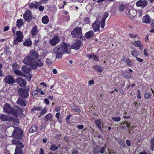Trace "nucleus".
I'll use <instances>...</instances> for the list:
<instances>
[{"label": "nucleus", "mask_w": 154, "mask_h": 154, "mask_svg": "<svg viewBox=\"0 0 154 154\" xmlns=\"http://www.w3.org/2000/svg\"><path fill=\"white\" fill-rule=\"evenodd\" d=\"M69 45V44L63 42L56 46L54 50V52L56 54V58L60 59L61 58L64 53L69 54L70 52L68 50V47Z\"/></svg>", "instance_id": "f257e3e1"}, {"label": "nucleus", "mask_w": 154, "mask_h": 154, "mask_svg": "<svg viewBox=\"0 0 154 154\" xmlns=\"http://www.w3.org/2000/svg\"><path fill=\"white\" fill-rule=\"evenodd\" d=\"M12 141L14 144L17 145L14 154H23L22 148L24 147V145L20 141L16 140H13Z\"/></svg>", "instance_id": "f03ea898"}, {"label": "nucleus", "mask_w": 154, "mask_h": 154, "mask_svg": "<svg viewBox=\"0 0 154 154\" xmlns=\"http://www.w3.org/2000/svg\"><path fill=\"white\" fill-rule=\"evenodd\" d=\"M23 132L22 130L20 128L15 127L14 128V129L13 131L12 136L14 138L17 139H20L23 137Z\"/></svg>", "instance_id": "7ed1b4c3"}, {"label": "nucleus", "mask_w": 154, "mask_h": 154, "mask_svg": "<svg viewBox=\"0 0 154 154\" xmlns=\"http://www.w3.org/2000/svg\"><path fill=\"white\" fill-rule=\"evenodd\" d=\"M82 30L81 27L75 28L71 32L72 37L75 38H81L82 36Z\"/></svg>", "instance_id": "20e7f679"}, {"label": "nucleus", "mask_w": 154, "mask_h": 154, "mask_svg": "<svg viewBox=\"0 0 154 154\" xmlns=\"http://www.w3.org/2000/svg\"><path fill=\"white\" fill-rule=\"evenodd\" d=\"M29 88L26 89L20 88L18 91V94L21 97L23 98H26L29 96Z\"/></svg>", "instance_id": "39448f33"}, {"label": "nucleus", "mask_w": 154, "mask_h": 154, "mask_svg": "<svg viewBox=\"0 0 154 154\" xmlns=\"http://www.w3.org/2000/svg\"><path fill=\"white\" fill-rule=\"evenodd\" d=\"M4 80L6 83L9 85H12L16 83V80L11 75L6 76L4 78Z\"/></svg>", "instance_id": "423d86ee"}, {"label": "nucleus", "mask_w": 154, "mask_h": 154, "mask_svg": "<svg viewBox=\"0 0 154 154\" xmlns=\"http://www.w3.org/2000/svg\"><path fill=\"white\" fill-rule=\"evenodd\" d=\"M4 112L7 114L13 115L14 112V109L12 108L10 105L7 103L5 104L3 106Z\"/></svg>", "instance_id": "0eeeda50"}, {"label": "nucleus", "mask_w": 154, "mask_h": 154, "mask_svg": "<svg viewBox=\"0 0 154 154\" xmlns=\"http://www.w3.org/2000/svg\"><path fill=\"white\" fill-rule=\"evenodd\" d=\"M82 45V42L80 40L76 39L75 41V42L71 45V47L72 48L78 50Z\"/></svg>", "instance_id": "6e6552de"}, {"label": "nucleus", "mask_w": 154, "mask_h": 154, "mask_svg": "<svg viewBox=\"0 0 154 154\" xmlns=\"http://www.w3.org/2000/svg\"><path fill=\"white\" fill-rule=\"evenodd\" d=\"M28 55L34 62L36 61L39 57V55L36 51L32 49L30 50Z\"/></svg>", "instance_id": "1a4fd4ad"}, {"label": "nucleus", "mask_w": 154, "mask_h": 154, "mask_svg": "<svg viewBox=\"0 0 154 154\" xmlns=\"http://www.w3.org/2000/svg\"><path fill=\"white\" fill-rule=\"evenodd\" d=\"M23 17L26 21L28 22H30L32 19L31 11L30 10H27L25 13L23 14Z\"/></svg>", "instance_id": "9d476101"}, {"label": "nucleus", "mask_w": 154, "mask_h": 154, "mask_svg": "<svg viewBox=\"0 0 154 154\" xmlns=\"http://www.w3.org/2000/svg\"><path fill=\"white\" fill-rule=\"evenodd\" d=\"M23 62L25 64L32 66H33V63L35 62L28 55L24 58L23 60Z\"/></svg>", "instance_id": "9b49d317"}, {"label": "nucleus", "mask_w": 154, "mask_h": 154, "mask_svg": "<svg viewBox=\"0 0 154 154\" xmlns=\"http://www.w3.org/2000/svg\"><path fill=\"white\" fill-rule=\"evenodd\" d=\"M60 41V39L57 35H55L49 41V42L51 46H55L58 44Z\"/></svg>", "instance_id": "f8f14e48"}, {"label": "nucleus", "mask_w": 154, "mask_h": 154, "mask_svg": "<svg viewBox=\"0 0 154 154\" xmlns=\"http://www.w3.org/2000/svg\"><path fill=\"white\" fill-rule=\"evenodd\" d=\"M0 118L1 121L2 122L5 121H11L12 120L13 118L9 115H7L1 114L0 115Z\"/></svg>", "instance_id": "ddd939ff"}, {"label": "nucleus", "mask_w": 154, "mask_h": 154, "mask_svg": "<svg viewBox=\"0 0 154 154\" xmlns=\"http://www.w3.org/2000/svg\"><path fill=\"white\" fill-rule=\"evenodd\" d=\"M16 81L21 87H24L26 84V80L20 77H18L16 80Z\"/></svg>", "instance_id": "4468645a"}, {"label": "nucleus", "mask_w": 154, "mask_h": 154, "mask_svg": "<svg viewBox=\"0 0 154 154\" xmlns=\"http://www.w3.org/2000/svg\"><path fill=\"white\" fill-rule=\"evenodd\" d=\"M147 2L145 0H140L137 2L136 5L137 7L144 8L147 6Z\"/></svg>", "instance_id": "2eb2a0df"}, {"label": "nucleus", "mask_w": 154, "mask_h": 154, "mask_svg": "<svg viewBox=\"0 0 154 154\" xmlns=\"http://www.w3.org/2000/svg\"><path fill=\"white\" fill-rule=\"evenodd\" d=\"M100 22L98 20L95 21L93 24L92 27L93 30L95 32L100 31Z\"/></svg>", "instance_id": "dca6fc26"}, {"label": "nucleus", "mask_w": 154, "mask_h": 154, "mask_svg": "<svg viewBox=\"0 0 154 154\" xmlns=\"http://www.w3.org/2000/svg\"><path fill=\"white\" fill-rule=\"evenodd\" d=\"M126 12L128 15H129L130 18H132L136 16L137 11L136 10L133 9L130 10H126Z\"/></svg>", "instance_id": "f3484780"}, {"label": "nucleus", "mask_w": 154, "mask_h": 154, "mask_svg": "<svg viewBox=\"0 0 154 154\" xmlns=\"http://www.w3.org/2000/svg\"><path fill=\"white\" fill-rule=\"evenodd\" d=\"M109 14V13L107 12H105L103 16V17L100 23L101 27L102 28H103L104 27L105 20L106 18L108 16Z\"/></svg>", "instance_id": "a211bd4d"}, {"label": "nucleus", "mask_w": 154, "mask_h": 154, "mask_svg": "<svg viewBox=\"0 0 154 154\" xmlns=\"http://www.w3.org/2000/svg\"><path fill=\"white\" fill-rule=\"evenodd\" d=\"M17 37L16 38L18 42H21L23 40V35L21 31H17L16 33Z\"/></svg>", "instance_id": "6ab92c4d"}, {"label": "nucleus", "mask_w": 154, "mask_h": 154, "mask_svg": "<svg viewBox=\"0 0 154 154\" xmlns=\"http://www.w3.org/2000/svg\"><path fill=\"white\" fill-rule=\"evenodd\" d=\"M27 101L21 98H19L17 102V103L20 105L22 106H26L27 105Z\"/></svg>", "instance_id": "aec40b11"}, {"label": "nucleus", "mask_w": 154, "mask_h": 154, "mask_svg": "<svg viewBox=\"0 0 154 154\" xmlns=\"http://www.w3.org/2000/svg\"><path fill=\"white\" fill-rule=\"evenodd\" d=\"M38 31L37 30V26H35L32 28L31 30L32 36L33 37L35 36L38 35Z\"/></svg>", "instance_id": "412c9836"}, {"label": "nucleus", "mask_w": 154, "mask_h": 154, "mask_svg": "<svg viewBox=\"0 0 154 154\" xmlns=\"http://www.w3.org/2000/svg\"><path fill=\"white\" fill-rule=\"evenodd\" d=\"M142 21L146 24H149L151 22V19L148 15H146L144 16L142 18Z\"/></svg>", "instance_id": "4be33fe9"}, {"label": "nucleus", "mask_w": 154, "mask_h": 154, "mask_svg": "<svg viewBox=\"0 0 154 154\" xmlns=\"http://www.w3.org/2000/svg\"><path fill=\"white\" fill-rule=\"evenodd\" d=\"M14 113L13 115L15 116H17V115L22 113L23 112V110L22 108L20 107H18L17 110L14 109Z\"/></svg>", "instance_id": "5701e85b"}, {"label": "nucleus", "mask_w": 154, "mask_h": 154, "mask_svg": "<svg viewBox=\"0 0 154 154\" xmlns=\"http://www.w3.org/2000/svg\"><path fill=\"white\" fill-rule=\"evenodd\" d=\"M43 65L42 62L39 59H37L36 61L33 63L32 67L35 68L37 66L42 67Z\"/></svg>", "instance_id": "b1692460"}, {"label": "nucleus", "mask_w": 154, "mask_h": 154, "mask_svg": "<svg viewBox=\"0 0 154 154\" xmlns=\"http://www.w3.org/2000/svg\"><path fill=\"white\" fill-rule=\"evenodd\" d=\"M123 60L126 63L128 66H131L133 65V63L129 58L126 59L125 57L123 58Z\"/></svg>", "instance_id": "393cba45"}, {"label": "nucleus", "mask_w": 154, "mask_h": 154, "mask_svg": "<svg viewBox=\"0 0 154 154\" xmlns=\"http://www.w3.org/2000/svg\"><path fill=\"white\" fill-rule=\"evenodd\" d=\"M94 34L93 31L91 30L86 33L85 36L87 38L89 39L93 36Z\"/></svg>", "instance_id": "a878e982"}, {"label": "nucleus", "mask_w": 154, "mask_h": 154, "mask_svg": "<svg viewBox=\"0 0 154 154\" xmlns=\"http://www.w3.org/2000/svg\"><path fill=\"white\" fill-rule=\"evenodd\" d=\"M37 130V126L35 125H32L30 128L29 132L30 133L36 132Z\"/></svg>", "instance_id": "bb28decb"}, {"label": "nucleus", "mask_w": 154, "mask_h": 154, "mask_svg": "<svg viewBox=\"0 0 154 154\" xmlns=\"http://www.w3.org/2000/svg\"><path fill=\"white\" fill-rule=\"evenodd\" d=\"M49 21V18L48 16L46 15L43 17L42 19V23L45 24L47 23Z\"/></svg>", "instance_id": "cd10ccee"}, {"label": "nucleus", "mask_w": 154, "mask_h": 154, "mask_svg": "<svg viewBox=\"0 0 154 154\" xmlns=\"http://www.w3.org/2000/svg\"><path fill=\"white\" fill-rule=\"evenodd\" d=\"M32 42L30 39H26L23 43V45L26 46H30L32 45Z\"/></svg>", "instance_id": "c85d7f7f"}, {"label": "nucleus", "mask_w": 154, "mask_h": 154, "mask_svg": "<svg viewBox=\"0 0 154 154\" xmlns=\"http://www.w3.org/2000/svg\"><path fill=\"white\" fill-rule=\"evenodd\" d=\"M94 69L97 72H101L103 71V68L101 66L99 65H95L94 66Z\"/></svg>", "instance_id": "c756f323"}, {"label": "nucleus", "mask_w": 154, "mask_h": 154, "mask_svg": "<svg viewBox=\"0 0 154 154\" xmlns=\"http://www.w3.org/2000/svg\"><path fill=\"white\" fill-rule=\"evenodd\" d=\"M131 48V49H133V50H132L131 51V55L134 57H137V56L139 55V54L136 51V49L134 48Z\"/></svg>", "instance_id": "7c9ffc66"}, {"label": "nucleus", "mask_w": 154, "mask_h": 154, "mask_svg": "<svg viewBox=\"0 0 154 154\" xmlns=\"http://www.w3.org/2000/svg\"><path fill=\"white\" fill-rule=\"evenodd\" d=\"M22 70L23 72L25 73H28L30 71L29 68L27 67L26 66L23 67L22 68Z\"/></svg>", "instance_id": "2f4dec72"}, {"label": "nucleus", "mask_w": 154, "mask_h": 154, "mask_svg": "<svg viewBox=\"0 0 154 154\" xmlns=\"http://www.w3.org/2000/svg\"><path fill=\"white\" fill-rule=\"evenodd\" d=\"M17 27H20L23 25L24 24L23 22V19H20L18 20L17 21Z\"/></svg>", "instance_id": "473e14b6"}, {"label": "nucleus", "mask_w": 154, "mask_h": 154, "mask_svg": "<svg viewBox=\"0 0 154 154\" xmlns=\"http://www.w3.org/2000/svg\"><path fill=\"white\" fill-rule=\"evenodd\" d=\"M14 72L17 75L22 76H24V74L21 71L15 69L14 71Z\"/></svg>", "instance_id": "72a5a7b5"}, {"label": "nucleus", "mask_w": 154, "mask_h": 154, "mask_svg": "<svg viewBox=\"0 0 154 154\" xmlns=\"http://www.w3.org/2000/svg\"><path fill=\"white\" fill-rule=\"evenodd\" d=\"M52 117V115L50 114L49 113L47 114L45 116V122H47L49 120L51 119Z\"/></svg>", "instance_id": "f704fd0d"}, {"label": "nucleus", "mask_w": 154, "mask_h": 154, "mask_svg": "<svg viewBox=\"0 0 154 154\" xmlns=\"http://www.w3.org/2000/svg\"><path fill=\"white\" fill-rule=\"evenodd\" d=\"M127 5L122 4L119 5V10L121 11H122L127 8Z\"/></svg>", "instance_id": "c9c22d12"}, {"label": "nucleus", "mask_w": 154, "mask_h": 154, "mask_svg": "<svg viewBox=\"0 0 154 154\" xmlns=\"http://www.w3.org/2000/svg\"><path fill=\"white\" fill-rule=\"evenodd\" d=\"M95 123L98 128L101 130V122L100 120L99 119H97L95 121Z\"/></svg>", "instance_id": "e433bc0d"}, {"label": "nucleus", "mask_w": 154, "mask_h": 154, "mask_svg": "<svg viewBox=\"0 0 154 154\" xmlns=\"http://www.w3.org/2000/svg\"><path fill=\"white\" fill-rule=\"evenodd\" d=\"M10 49V47L8 46H6L4 49V53L5 54H8L10 53V51H9V49Z\"/></svg>", "instance_id": "4c0bfd02"}, {"label": "nucleus", "mask_w": 154, "mask_h": 154, "mask_svg": "<svg viewBox=\"0 0 154 154\" xmlns=\"http://www.w3.org/2000/svg\"><path fill=\"white\" fill-rule=\"evenodd\" d=\"M42 110V108L40 107H34L33 108L31 111V112H34L35 110H39V111H41Z\"/></svg>", "instance_id": "58836bf2"}, {"label": "nucleus", "mask_w": 154, "mask_h": 154, "mask_svg": "<svg viewBox=\"0 0 154 154\" xmlns=\"http://www.w3.org/2000/svg\"><path fill=\"white\" fill-rule=\"evenodd\" d=\"M58 147L54 144H53L51 146L50 150H52L53 151H55L58 149Z\"/></svg>", "instance_id": "ea45409f"}, {"label": "nucleus", "mask_w": 154, "mask_h": 154, "mask_svg": "<svg viewBox=\"0 0 154 154\" xmlns=\"http://www.w3.org/2000/svg\"><path fill=\"white\" fill-rule=\"evenodd\" d=\"M133 44L136 47L139 46L141 44L140 41H135L133 43Z\"/></svg>", "instance_id": "a19ab883"}, {"label": "nucleus", "mask_w": 154, "mask_h": 154, "mask_svg": "<svg viewBox=\"0 0 154 154\" xmlns=\"http://www.w3.org/2000/svg\"><path fill=\"white\" fill-rule=\"evenodd\" d=\"M151 149L152 150H154V137L151 139Z\"/></svg>", "instance_id": "79ce46f5"}, {"label": "nucleus", "mask_w": 154, "mask_h": 154, "mask_svg": "<svg viewBox=\"0 0 154 154\" xmlns=\"http://www.w3.org/2000/svg\"><path fill=\"white\" fill-rule=\"evenodd\" d=\"M112 119L115 122H119L121 120V118L119 117H112Z\"/></svg>", "instance_id": "37998d69"}, {"label": "nucleus", "mask_w": 154, "mask_h": 154, "mask_svg": "<svg viewBox=\"0 0 154 154\" xmlns=\"http://www.w3.org/2000/svg\"><path fill=\"white\" fill-rule=\"evenodd\" d=\"M106 149V145L105 144L104 145V146L103 147L101 148L100 150L99 151L102 154L103 153Z\"/></svg>", "instance_id": "c03bdc74"}, {"label": "nucleus", "mask_w": 154, "mask_h": 154, "mask_svg": "<svg viewBox=\"0 0 154 154\" xmlns=\"http://www.w3.org/2000/svg\"><path fill=\"white\" fill-rule=\"evenodd\" d=\"M47 109L45 107L41 111L40 115L41 116L44 115L47 112Z\"/></svg>", "instance_id": "a18cd8bd"}, {"label": "nucleus", "mask_w": 154, "mask_h": 154, "mask_svg": "<svg viewBox=\"0 0 154 154\" xmlns=\"http://www.w3.org/2000/svg\"><path fill=\"white\" fill-rule=\"evenodd\" d=\"M123 75L127 78H130L131 76V74L128 72L124 73Z\"/></svg>", "instance_id": "49530a36"}, {"label": "nucleus", "mask_w": 154, "mask_h": 154, "mask_svg": "<svg viewBox=\"0 0 154 154\" xmlns=\"http://www.w3.org/2000/svg\"><path fill=\"white\" fill-rule=\"evenodd\" d=\"M144 97L146 99H148L151 97V94L148 93L144 95Z\"/></svg>", "instance_id": "de8ad7c7"}, {"label": "nucleus", "mask_w": 154, "mask_h": 154, "mask_svg": "<svg viewBox=\"0 0 154 154\" xmlns=\"http://www.w3.org/2000/svg\"><path fill=\"white\" fill-rule=\"evenodd\" d=\"M40 3V2H36L34 4V7L36 8H38L41 5Z\"/></svg>", "instance_id": "09e8293b"}, {"label": "nucleus", "mask_w": 154, "mask_h": 154, "mask_svg": "<svg viewBox=\"0 0 154 154\" xmlns=\"http://www.w3.org/2000/svg\"><path fill=\"white\" fill-rule=\"evenodd\" d=\"M37 90L38 91V92L40 93V94L41 95H44L45 94V93L42 91V90L38 88L37 89Z\"/></svg>", "instance_id": "8fccbe9b"}, {"label": "nucleus", "mask_w": 154, "mask_h": 154, "mask_svg": "<svg viewBox=\"0 0 154 154\" xmlns=\"http://www.w3.org/2000/svg\"><path fill=\"white\" fill-rule=\"evenodd\" d=\"M129 35L131 38H136L137 37V35H134L130 33H129Z\"/></svg>", "instance_id": "3c124183"}, {"label": "nucleus", "mask_w": 154, "mask_h": 154, "mask_svg": "<svg viewBox=\"0 0 154 154\" xmlns=\"http://www.w3.org/2000/svg\"><path fill=\"white\" fill-rule=\"evenodd\" d=\"M84 22L85 23H90L89 18L88 17L85 18L84 19Z\"/></svg>", "instance_id": "603ef678"}, {"label": "nucleus", "mask_w": 154, "mask_h": 154, "mask_svg": "<svg viewBox=\"0 0 154 154\" xmlns=\"http://www.w3.org/2000/svg\"><path fill=\"white\" fill-rule=\"evenodd\" d=\"M137 92L138 94L137 96V98L139 99H141V97L140 95V90H137Z\"/></svg>", "instance_id": "864d4df0"}, {"label": "nucleus", "mask_w": 154, "mask_h": 154, "mask_svg": "<svg viewBox=\"0 0 154 154\" xmlns=\"http://www.w3.org/2000/svg\"><path fill=\"white\" fill-rule=\"evenodd\" d=\"M38 94V92L37 90H34L32 91V95L33 96H35L37 95Z\"/></svg>", "instance_id": "5fc2aeb1"}, {"label": "nucleus", "mask_w": 154, "mask_h": 154, "mask_svg": "<svg viewBox=\"0 0 154 154\" xmlns=\"http://www.w3.org/2000/svg\"><path fill=\"white\" fill-rule=\"evenodd\" d=\"M6 127H9L11 125V123L10 122H6L4 123L3 124Z\"/></svg>", "instance_id": "6e6d98bb"}, {"label": "nucleus", "mask_w": 154, "mask_h": 154, "mask_svg": "<svg viewBox=\"0 0 154 154\" xmlns=\"http://www.w3.org/2000/svg\"><path fill=\"white\" fill-rule=\"evenodd\" d=\"M46 62L48 64H52V62L51 60L49 58H47L46 60Z\"/></svg>", "instance_id": "4d7b16f0"}, {"label": "nucleus", "mask_w": 154, "mask_h": 154, "mask_svg": "<svg viewBox=\"0 0 154 154\" xmlns=\"http://www.w3.org/2000/svg\"><path fill=\"white\" fill-rule=\"evenodd\" d=\"M39 10L40 11H42L44 10V7L43 6H40L38 8Z\"/></svg>", "instance_id": "13d9d810"}, {"label": "nucleus", "mask_w": 154, "mask_h": 154, "mask_svg": "<svg viewBox=\"0 0 154 154\" xmlns=\"http://www.w3.org/2000/svg\"><path fill=\"white\" fill-rule=\"evenodd\" d=\"M77 127L79 129H82L83 128L84 126L83 125H78Z\"/></svg>", "instance_id": "bf43d9fd"}, {"label": "nucleus", "mask_w": 154, "mask_h": 154, "mask_svg": "<svg viewBox=\"0 0 154 154\" xmlns=\"http://www.w3.org/2000/svg\"><path fill=\"white\" fill-rule=\"evenodd\" d=\"M74 110L76 112H80L81 111V110L80 109L77 107H75L74 109Z\"/></svg>", "instance_id": "052dcab7"}, {"label": "nucleus", "mask_w": 154, "mask_h": 154, "mask_svg": "<svg viewBox=\"0 0 154 154\" xmlns=\"http://www.w3.org/2000/svg\"><path fill=\"white\" fill-rule=\"evenodd\" d=\"M136 58L138 62L140 63L143 62V59L137 57H136Z\"/></svg>", "instance_id": "680f3d73"}, {"label": "nucleus", "mask_w": 154, "mask_h": 154, "mask_svg": "<svg viewBox=\"0 0 154 154\" xmlns=\"http://www.w3.org/2000/svg\"><path fill=\"white\" fill-rule=\"evenodd\" d=\"M94 54H91L87 56L88 57V58L89 60L93 58L94 57Z\"/></svg>", "instance_id": "e2e57ef3"}, {"label": "nucleus", "mask_w": 154, "mask_h": 154, "mask_svg": "<svg viewBox=\"0 0 154 154\" xmlns=\"http://www.w3.org/2000/svg\"><path fill=\"white\" fill-rule=\"evenodd\" d=\"M143 53L146 56H148L149 55L147 53V50L146 49H144L143 51Z\"/></svg>", "instance_id": "0e129e2a"}, {"label": "nucleus", "mask_w": 154, "mask_h": 154, "mask_svg": "<svg viewBox=\"0 0 154 154\" xmlns=\"http://www.w3.org/2000/svg\"><path fill=\"white\" fill-rule=\"evenodd\" d=\"M94 60H95L96 61H99V60L98 58V57L96 55H94Z\"/></svg>", "instance_id": "69168bd1"}, {"label": "nucleus", "mask_w": 154, "mask_h": 154, "mask_svg": "<svg viewBox=\"0 0 154 154\" xmlns=\"http://www.w3.org/2000/svg\"><path fill=\"white\" fill-rule=\"evenodd\" d=\"M60 115V113L59 112H57L56 114V115H55L58 121H59V119Z\"/></svg>", "instance_id": "338daca9"}, {"label": "nucleus", "mask_w": 154, "mask_h": 154, "mask_svg": "<svg viewBox=\"0 0 154 154\" xmlns=\"http://www.w3.org/2000/svg\"><path fill=\"white\" fill-rule=\"evenodd\" d=\"M29 8L30 9H32L34 7V4L33 3H30L29 5Z\"/></svg>", "instance_id": "774afa93"}]
</instances>
